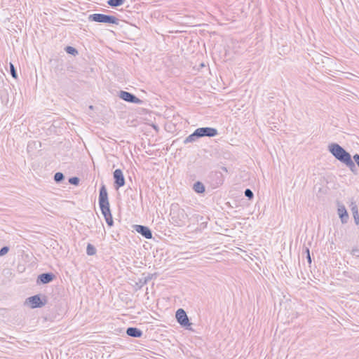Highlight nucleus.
<instances>
[{
    "label": "nucleus",
    "instance_id": "obj_1",
    "mask_svg": "<svg viewBox=\"0 0 359 359\" xmlns=\"http://www.w3.org/2000/svg\"><path fill=\"white\" fill-rule=\"evenodd\" d=\"M170 220L177 226H185L188 222V213L178 204H172L170 207Z\"/></svg>",
    "mask_w": 359,
    "mask_h": 359
},
{
    "label": "nucleus",
    "instance_id": "obj_2",
    "mask_svg": "<svg viewBox=\"0 0 359 359\" xmlns=\"http://www.w3.org/2000/svg\"><path fill=\"white\" fill-rule=\"evenodd\" d=\"M328 150L336 159L341 163L345 162L351 156L348 151L337 143L330 144Z\"/></svg>",
    "mask_w": 359,
    "mask_h": 359
},
{
    "label": "nucleus",
    "instance_id": "obj_3",
    "mask_svg": "<svg viewBox=\"0 0 359 359\" xmlns=\"http://www.w3.org/2000/svg\"><path fill=\"white\" fill-rule=\"evenodd\" d=\"M88 20L91 22H96L109 25H118L119 22V20L116 17L102 13L90 14L88 16Z\"/></svg>",
    "mask_w": 359,
    "mask_h": 359
},
{
    "label": "nucleus",
    "instance_id": "obj_4",
    "mask_svg": "<svg viewBox=\"0 0 359 359\" xmlns=\"http://www.w3.org/2000/svg\"><path fill=\"white\" fill-rule=\"evenodd\" d=\"M175 318L177 322L183 327L188 330H192L191 325L186 311L183 309H179L176 311Z\"/></svg>",
    "mask_w": 359,
    "mask_h": 359
},
{
    "label": "nucleus",
    "instance_id": "obj_5",
    "mask_svg": "<svg viewBox=\"0 0 359 359\" xmlns=\"http://www.w3.org/2000/svg\"><path fill=\"white\" fill-rule=\"evenodd\" d=\"M98 202L100 210L110 208L107 190L106 186L104 184L101 185L100 189Z\"/></svg>",
    "mask_w": 359,
    "mask_h": 359
},
{
    "label": "nucleus",
    "instance_id": "obj_6",
    "mask_svg": "<svg viewBox=\"0 0 359 359\" xmlns=\"http://www.w3.org/2000/svg\"><path fill=\"white\" fill-rule=\"evenodd\" d=\"M114 177V188L118 190L121 187H123L126 184L125 177L123 171L121 169H116L113 172Z\"/></svg>",
    "mask_w": 359,
    "mask_h": 359
},
{
    "label": "nucleus",
    "instance_id": "obj_7",
    "mask_svg": "<svg viewBox=\"0 0 359 359\" xmlns=\"http://www.w3.org/2000/svg\"><path fill=\"white\" fill-rule=\"evenodd\" d=\"M27 301L29 302L32 309L41 308L47 302L46 297H43V298L41 299L40 294L32 296L29 297Z\"/></svg>",
    "mask_w": 359,
    "mask_h": 359
},
{
    "label": "nucleus",
    "instance_id": "obj_8",
    "mask_svg": "<svg viewBox=\"0 0 359 359\" xmlns=\"http://www.w3.org/2000/svg\"><path fill=\"white\" fill-rule=\"evenodd\" d=\"M118 97L123 100L129 102V103H135V104H142V100L136 97L134 94L125 91L120 90L118 93Z\"/></svg>",
    "mask_w": 359,
    "mask_h": 359
},
{
    "label": "nucleus",
    "instance_id": "obj_9",
    "mask_svg": "<svg viewBox=\"0 0 359 359\" xmlns=\"http://www.w3.org/2000/svg\"><path fill=\"white\" fill-rule=\"evenodd\" d=\"M197 131L201 138L203 137H212L218 134V131L215 128L211 127H202L197 128Z\"/></svg>",
    "mask_w": 359,
    "mask_h": 359
},
{
    "label": "nucleus",
    "instance_id": "obj_10",
    "mask_svg": "<svg viewBox=\"0 0 359 359\" xmlns=\"http://www.w3.org/2000/svg\"><path fill=\"white\" fill-rule=\"evenodd\" d=\"M134 229L143 237L147 239L152 238V232L151 229L146 226L135 224L134 225Z\"/></svg>",
    "mask_w": 359,
    "mask_h": 359
},
{
    "label": "nucleus",
    "instance_id": "obj_11",
    "mask_svg": "<svg viewBox=\"0 0 359 359\" xmlns=\"http://www.w3.org/2000/svg\"><path fill=\"white\" fill-rule=\"evenodd\" d=\"M55 278V276L51 272L43 273L38 276L37 283L41 284H48L52 282Z\"/></svg>",
    "mask_w": 359,
    "mask_h": 359
},
{
    "label": "nucleus",
    "instance_id": "obj_12",
    "mask_svg": "<svg viewBox=\"0 0 359 359\" xmlns=\"http://www.w3.org/2000/svg\"><path fill=\"white\" fill-rule=\"evenodd\" d=\"M100 210H101L102 214L104 216V218L107 225L110 227L112 226L114 224V220H113L110 208H107L106 209H101Z\"/></svg>",
    "mask_w": 359,
    "mask_h": 359
},
{
    "label": "nucleus",
    "instance_id": "obj_13",
    "mask_svg": "<svg viewBox=\"0 0 359 359\" xmlns=\"http://www.w3.org/2000/svg\"><path fill=\"white\" fill-rule=\"evenodd\" d=\"M126 334L134 338H140L142 336L143 332L137 327H129L126 330Z\"/></svg>",
    "mask_w": 359,
    "mask_h": 359
},
{
    "label": "nucleus",
    "instance_id": "obj_14",
    "mask_svg": "<svg viewBox=\"0 0 359 359\" xmlns=\"http://www.w3.org/2000/svg\"><path fill=\"white\" fill-rule=\"evenodd\" d=\"M338 215L342 224H345L348 222V214L344 205L338 208Z\"/></svg>",
    "mask_w": 359,
    "mask_h": 359
},
{
    "label": "nucleus",
    "instance_id": "obj_15",
    "mask_svg": "<svg viewBox=\"0 0 359 359\" xmlns=\"http://www.w3.org/2000/svg\"><path fill=\"white\" fill-rule=\"evenodd\" d=\"M343 163H344L354 175L358 174V170L355 166V162L352 160L351 156Z\"/></svg>",
    "mask_w": 359,
    "mask_h": 359
},
{
    "label": "nucleus",
    "instance_id": "obj_16",
    "mask_svg": "<svg viewBox=\"0 0 359 359\" xmlns=\"http://www.w3.org/2000/svg\"><path fill=\"white\" fill-rule=\"evenodd\" d=\"M199 138H201V137L198 135L197 129H196L193 133H191L184 139V144H186L190 142H196Z\"/></svg>",
    "mask_w": 359,
    "mask_h": 359
},
{
    "label": "nucleus",
    "instance_id": "obj_17",
    "mask_svg": "<svg viewBox=\"0 0 359 359\" xmlns=\"http://www.w3.org/2000/svg\"><path fill=\"white\" fill-rule=\"evenodd\" d=\"M193 190L197 194H203L205 191V187L202 182L198 181L194 184Z\"/></svg>",
    "mask_w": 359,
    "mask_h": 359
},
{
    "label": "nucleus",
    "instance_id": "obj_18",
    "mask_svg": "<svg viewBox=\"0 0 359 359\" xmlns=\"http://www.w3.org/2000/svg\"><path fill=\"white\" fill-rule=\"evenodd\" d=\"M126 0H108L107 4L111 7H118L121 6Z\"/></svg>",
    "mask_w": 359,
    "mask_h": 359
},
{
    "label": "nucleus",
    "instance_id": "obj_19",
    "mask_svg": "<svg viewBox=\"0 0 359 359\" xmlns=\"http://www.w3.org/2000/svg\"><path fill=\"white\" fill-rule=\"evenodd\" d=\"M65 50L67 54L76 56L79 54L78 50L74 47L67 46L65 48Z\"/></svg>",
    "mask_w": 359,
    "mask_h": 359
},
{
    "label": "nucleus",
    "instance_id": "obj_20",
    "mask_svg": "<svg viewBox=\"0 0 359 359\" xmlns=\"http://www.w3.org/2000/svg\"><path fill=\"white\" fill-rule=\"evenodd\" d=\"M97 250L95 246L90 243L87 245L86 253L88 255L92 256L96 254Z\"/></svg>",
    "mask_w": 359,
    "mask_h": 359
},
{
    "label": "nucleus",
    "instance_id": "obj_21",
    "mask_svg": "<svg viewBox=\"0 0 359 359\" xmlns=\"http://www.w3.org/2000/svg\"><path fill=\"white\" fill-rule=\"evenodd\" d=\"M65 180V175L62 172H57L54 175V181L57 184L61 183Z\"/></svg>",
    "mask_w": 359,
    "mask_h": 359
},
{
    "label": "nucleus",
    "instance_id": "obj_22",
    "mask_svg": "<svg viewBox=\"0 0 359 359\" xmlns=\"http://www.w3.org/2000/svg\"><path fill=\"white\" fill-rule=\"evenodd\" d=\"M153 278V274L149 273L147 276L140 279L141 286L147 284Z\"/></svg>",
    "mask_w": 359,
    "mask_h": 359
},
{
    "label": "nucleus",
    "instance_id": "obj_23",
    "mask_svg": "<svg viewBox=\"0 0 359 359\" xmlns=\"http://www.w3.org/2000/svg\"><path fill=\"white\" fill-rule=\"evenodd\" d=\"M9 67H10V73L12 76L13 78L14 79H17L18 78V74H17V71L14 67V65L13 63H10L9 65Z\"/></svg>",
    "mask_w": 359,
    "mask_h": 359
},
{
    "label": "nucleus",
    "instance_id": "obj_24",
    "mask_svg": "<svg viewBox=\"0 0 359 359\" xmlns=\"http://www.w3.org/2000/svg\"><path fill=\"white\" fill-rule=\"evenodd\" d=\"M79 182H80V180L78 177H72L69 178V183L72 185L77 186V185H79Z\"/></svg>",
    "mask_w": 359,
    "mask_h": 359
},
{
    "label": "nucleus",
    "instance_id": "obj_25",
    "mask_svg": "<svg viewBox=\"0 0 359 359\" xmlns=\"http://www.w3.org/2000/svg\"><path fill=\"white\" fill-rule=\"evenodd\" d=\"M245 196L247 197L249 200H251L254 197V194L250 189H246L244 191Z\"/></svg>",
    "mask_w": 359,
    "mask_h": 359
},
{
    "label": "nucleus",
    "instance_id": "obj_26",
    "mask_svg": "<svg viewBox=\"0 0 359 359\" xmlns=\"http://www.w3.org/2000/svg\"><path fill=\"white\" fill-rule=\"evenodd\" d=\"M350 206H351V210L352 211L353 215L355 213H356V214L358 213V206L355 202H351Z\"/></svg>",
    "mask_w": 359,
    "mask_h": 359
},
{
    "label": "nucleus",
    "instance_id": "obj_27",
    "mask_svg": "<svg viewBox=\"0 0 359 359\" xmlns=\"http://www.w3.org/2000/svg\"><path fill=\"white\" fill-rule=\"evenodd\" d=\"M9 251V247L8 246H4L0 249V257H2L7 254Z\"/></svg>",
    "mask_w": 359,
    "mask_h": 359
},
{
    "label": "nucleus",
    "instance_id": "obj_28",
    "mask_svg": "<svg viewBox=\"0 0 359 359\" xmlns=\"http://www.w3.org/2000/svg\"><path fill=\"white\" fill-rule=\"evenodd\" d=\"M351 254L353 256L359 258V249L358 248H353L351 250Z\"/></svg>",
    "mask_w": 359,
    "mask_h": 359
},
{
    "label": "nucleus",
    "instance_id": "obj_29",
    "mask_svg": "<svg viewBox=\"0 0 359 359\" xmlns=\"http://www.w3.org/2000/svg\"><path fill=\"white\" fill-rule=\"evenodd\" d=\"M215 175L217 176V179H218V184H222L224 182V179H223V177H222V174L221 172H215Z\"/></svg>",
    "mask_w": 359,
    "mask_h": 359
},
{
    "label": "nucleus",
    "instance_id": "obj_30",
    "mask_svg": "<svg viewBox=\"0 0 359 359\" xmlns=\"http://www.w3.org/2000/svg\"><path fill=\"white\" fill-rule=\"evenodd\" d=\"M353 219H354V222H355V224L358 225L359 224V214L355 213L353 215Z\"/></svg>",
    "mask_w": 359,
    "mask_h": 359
},
{
    "label": "nucleus",
    "instance_id": "obj_31",
    "mask_svg": "<svg viewBox=\"0 0 359 359\" xmlns=\"http://www.w3.org/2000/svg\"><path fill=\"white\" fill-rule=\"evenodd\" d=\"M351 278H352L355 282L359 283V274H358V273H355V274H353V275L351 276Z\"/></svg>",
    "mask_w": 359,
    "mask_h": 359
},
{
    "label": "nucleus",
    "instance_id": "obj_32",
    "mask_svg": "<svg viewBox=\"0 0 359 359\" xmlns=\"http://www.w3.org/2000/svg\"><path fill=\"white\" fill-rule=\"evenodd\" d=\"M303 251L304 253H306V255H310L309 248L307 247L304 248Z\"/></svg>",
    "mask_w": 359,
    "mask_h": 359
},
{
    "label": "nucleus",
    "instance_id": "obj_33",
    "mask_svg": "<svg viewBox=\"0 0 359 359\" xmlns=\"http://www.w3.org/2000/svg\"><path fill=\"white\" fill-rule=\"evenodd\" d=\"M306 259H307V261H308L309 264H311V262H312V260H311V255H306Z\"/></svg>",
    "mask_w": 359,
    "mask_h": 359
},
{
    "label": "nucleus",
    "instance_id": "obj_34",
    "mask_svg": "<svg viewBox=\"0 0 359 359\" xmlns=\"http://www.w3.org/2000/svg\"><path fill=\"white\" fill-rule=\"evenodd\" d=\"M221 170H222V171H224V172H228L227 168H226V167H225V166H222V167H221Z\"/></svg>",
    "mask_w": 359,
    "mask_h": 359
}]
</instances>
